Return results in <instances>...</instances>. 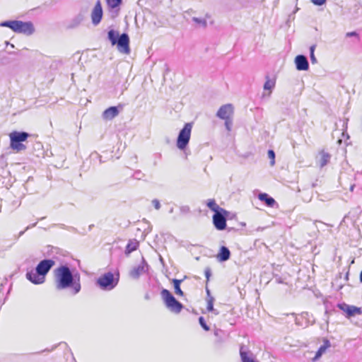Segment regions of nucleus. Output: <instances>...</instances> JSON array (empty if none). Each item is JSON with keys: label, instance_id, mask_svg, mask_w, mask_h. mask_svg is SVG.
<instances>
[{"label": "nucleus", "instance_id": "nucleus-5", "mask_svg": "<svg viewBox=\"0 0 362 362\" xmlns=\"http://www.w3.org/2000/svg\"><path fill=\"white\" fill-rule=\"evenodd\" d=\"M162 298L166 307L172 312L179 313L182 310L183 305L177 301L173 294L167 289L161 291Z\"/></svg>", "mask_w": 362, "mask_h": 362}, {"label": "nucleus", "instance_id": "nucleus-9", "mask_svg": "<svg viewBox=\"0 0 362 362\" xmlns=\"http://www.w3.org/2000/svg\"><path fill=\"white\" fill-rule=\"evenodd\" d=\"M228 212L219 211L215 213L213 216V223L216 229L219 230H224L226 227V218Z\"/></svg>", "mask_w": 362, "mask_h": 362}, {"label": "nucleus", "instance_id": "nucleus-15", "mask_svg": "<svg viewBox=\"0 0 362 362\" xmlns=\"http://www.w3.org/2000/svg\"><path fill=\"white\" fill-rule=\"evenodd\" d=\"M230 252L228 248L225 246H222L217 255V258L220 262H226L230 258Z\"/></svg>", "mask_w": 362, "mask_h": 362}, {"label": "nucleus", "instance_id": "nucleus-18", "mask_svg": "<svg viewBox=\"0 0 362 362\" xmlns=\"http://www.w3.org/2000/svg\"><path fill=\"white\" fill-rule=\"evenodd\" d=\"M341 308L349 316H353L356 314H361V309L355 306L344 305V306H341Z\"/></svg>", "mask_w": 362, "mask_h": 362}, {"label": "nucleus", "instance_id": "nucleus-36", "mask_svg": "<svg viewBox=\"0 0 362 362\" xmlns=\"http://www.w3.org/2000/svg\"><path fill=\"white\" fill-rule=\"evenodd\" d=\"M357 33L356 32H349L346 33L347 37H352L356 35Z\"/></svg>", "mask_w": 362, "mask_h": 362}, {"label": "nucleus", "instance_id": "nucleus-25", "mask_svg": "<svg viewBox=\"0 0 362 362\" xmlns=\"http://www.w3.org/2000/svg\"><path fill=\"white\" fill-rule=\"evenodd\" d=\"M82 21L83 16L79 15L72 20L69 27L71 28H76L81 23Z\"/></svg>", "mask_w": 362, "mask_h": 362}, {"label": "nucleus", "instance_id": "nucleus-10", "mask_svg": "<svg viewBox=\"0 0 362 362\" xmlns=\"http://www.w3.org/2000/svg\"><path fill=\"white\" fill-rule=\"evenodd\" d=\"M103 17V8L100 2L98 1L95 4L92 12L91 20L93 25H97L101 21Z\"/></svg>", "mask_w": 362, "mask_h": 362}, {"label": "nucleus", "instance_id": "nucleus-23", "mask_svg": "<svg viewBox=\"0 0 362 362\" xmlns=\"http://www.w3.org/2000/svg\"><path fill=\"white\" fill-rule=\"evenodd\" d=\"M275 86V82L273 80L269 79L267 78V81L264 84V90H269V95H270V93L272 92V90L274 88Z\"/></svg>", "mask_w": 362, "mask_h": 362}, {"label": "nucleus", "instance_id": "nucleus-27", "mask_svg": "<svg viewBox=\"0 0 362 362\" xmlns=\"http://www.w3.org/2000/svg\"><path fill=\"white\" fill-rule=\"evenodd\" d=\"M106 1L111 8L118 7L122 3V0H106Z\"/></svg>", "mask_w": 362, "mask_h": 362}, {"label": "nucleus", "instance_id": "nucleus-31", "mask_svg": "<svg viewBox=\"0 0 362 362\" xmlns=\"http://www.w3.org/2000/svg\"><path fill=\"white\" fill-rule=\"evenodd\" d=\"M199 322L200 324V325L202 326V327L206 330V331H209V327L206 325V323L205 322V320L204 319L203 317H199Z\"/></svg>", "mask_w": 362, "mask_h": 362}, {"label": "nucleus", "instance_id": "nucleus-3", "mask_svg": "<svg viewBox=\"0 0 362 362\" xmlns=\"http://www.w3.org/2000/svg\"><path fill=\"white\" fill-rule=\"evenodd\" d=\"M107 37L112 45H117L119 52L126 54H129V37L127 33H122L119 35L117 31L110 30L108 31Z\"/></svg>", "mask_w": 362, "mask_h": 362}, {"label": "nucleus", "instance_id": "nucleus-6", "mask_svg": "<svg viewBox=\"0 0 362 362\" xmlns=\"http://www.w3.org/2000/svg\"><path fill=\"white\" fill-rule=\"evenodd\" d=\"M29 136V134L25 132H13L9 134L11 140V148L17 151H21L25 149V146L21 142L25 141Z\"/></svg>", "mask_w": 362, "mask_h": 362}, {"label": "nucleus", "instance_id": "nucleus-11", "mask_svg": "<svg viewBox=\"0 0 362 362\" xmlns=\"http://www.w3.org/2000/svg\"><path fill=\"white\" fill-rule=\"evenodd\" d=\"M233 113V107L230 104L222 105L216 113V116L222 119H230Z\"/></svg>", "mask_w": 362, "mask_h": 362}, {"label": "nucleus", "instance_id": "nucleus-37", "mask_svg": "<svg viewBox=\"0 0 362 362\" xmlns=\"http://www.w3.org/2000/svg\"><path fill=\"white\" fill-rule=\"evenodd\" d=\"M206 293H207V295L209 297L210 296V291L208 288H206Z\"/></svg>", "mask_w": 362, "mask_h": 362}, {"label": "nucleus", "instance_id": "nucleus-28", "mask_svg": "<svg viewBox=\"0 0 362 362\" xmlns=\"http://www.w3.org/2000/svg\"><path fill=\"white\" fill-rule=\"evenodd\" d=\"M315 49V45H312L310 47V57L311 62L313 64L317 63V59L315 58V54H314Z\"/></svg>", "mask_w": 362, "mask_h": 362}, {"label": "nucleus", "instance_id": "nucleus-21", "mask_svg": "<svg viewBox=\"0 0 362 362\" xmlns=\"http://www.w3.org/2000/svg\"><path fill=\"white\" fill-rule=\"evenodd\" d=\"M138 246H139V242L136 240H129V242L128 243V244L126 247L125 253L127 255L130 254L133 251L136 250L137 249Z\"/></svg>", "mask_w": 362, "mask_h": 362}, {"label": "nucleus", "instance_id": "nucleus-13", "mask_svg": "<svg viewBox=\"0 0 362 362\" xmlns=\"http://www.w3.org/2000/svg\"><path fill=\"white\" fill-rule=\"evenodd\" d=\"M331 156L325 151H321L318 156L316 157L317 163L320 168L325 166L329 161Z\"/></svg>", "mask_w": 362, "mask_h": 362}, {"label": "nucleus", "instance_id": "nucleus-26", "mask_svg": "<svg viewBox=\"0 0 362 362\" xmlns=\"http://www.w3.org/2000/svg\"><path fill=\"white\" fill-rule=\"evenodd\" d=\"M192 20L194 23L199 25V26H202V27L206 26V21L204 18L193 17L192 18Z\"/></svg>", "mask_w": 362, "mask_h": 362}, {"label": "nucleus", "instance_id": "nucleus-1", "mask_svg": "<svg viewBox=\"0 0 362 362\" xmlns=\"http://www.w3.org/2000/svg\"><path fill=\"white\" fill-rule=\"evenodd\" d=\"M52 259H46L40 261L35 268L26 273V278L34 284H41L45 281V276L54 265Z\"/></svg>", "mask_w": 362, "mask_h": 362}, {"label": "nucleus", "instance_id": "nucleus-32", "mask_svg": "<svg viewBox=\"0 0 362 362\" xmlns=\"http://www.w3.org/2000/svg\"><path fill=\"white\" fill-rule=\"evenodd\" d=\"M225 120V126L226 129L230 132L231 130L232 127V120L230 119H224Z\"/></svg>", "mask_w": 362, "mask_h": 362}, {"label": "nucleus", "instance_id": "nucleus-33", "mask_svg": "<svg viewBox=\"0 0 362 362\" xmlns=\"http://www.w3.org/2000/svg\"><path fill=\"white\" fill-rule=\"evenodd\" d=\"M152 204L153 205V206L155 207L156 209L158 210L160 209V202L155 199H153L152 200Z\"/></svg>", "mask_w": 362, "mask_h": 362}, {"label": "nucleus", "instance_id": "nucleus-34", "mask_svg": "<svg viewBox=\"0 0 362 362\" xmlns=\"http://www.w3.org/2000/svg\"><path fill=\"white\" fill-rule=\"evenodd\" d=\"M310 1L313 4H315L316 6H322L326 2V0H310Z\"/></svg>", "mask_w": 362, "mask_h": 362}, {"label": "nucleus", "instance_id": "nucleus-14", "mask_svg": "<svg viewBox=\"0 0 362 362\" xmlns=\"http://www.w3.org/2000/svg\"><path fill=\"white\" fill-rule=\"evenodd\" d=\"M119 114V110L117 107L112 106L106 109L103 112V118L105 120H111Z\"/></svg>", "mask_w": 362, "mask_h": 362}, {"label": "nucleus", "instance_id": "nucleus-24", "mask_svg": "<svg viewBox=\"0 0 362 362\" xmlns=\"http://www.w3.org/2000/svg\"><path fill=\"white\" fill-rule=\"evenodd\" d=\"M214 300L212 296H209V298H207V310L214 312L215 315H218V313L214 309Z\"/></svg>", "mask_w": 362, "mask_h": 362}, {"label": "nucleus", "instance_id": "nucleus-22", "mask_svg": "<svg viewBox=\"0 0 362 362\" xmlns=\"http://www.w3.org/2000/svg\"><path fill=\"white\" fill-rule=\"evenodd\" d=\"M182 279H173V283L175 288V293L176 295L182 296L184 295L182 291L180 288V284L182 283Z\"/></svg>", "mask_w": 362, "mask_h": 362}, {"label": "nucleus", "instance_id": "nucleus-30", "mask_svg": "<svg viewBox=\"0 0 362 362\" xmlns=\"http://www.w3.org/2000/svg\"><path fill=\"white\" fill-rule=\"evenodd\" d=\"M71 287L73 288L74 295L78 293L81 290V284L79 283H76L74 281L73 285Z\"/></svg>", "mask_w": 362, "mask_h": 362}, {"label": "nucleus", "instance_id": "nucleus-19", "mask_svg": "<svg viewBox=\"0 0 362 362\" xmlns=\"http://www.w3.org/2000/svg\"><path fill=\"white\" fill-rule=\"evenodd\" d=\"M258 198L259 200L264 202L268 206H273L275 204V200L266 193H259Z\"/></svg>", "mask_w": 362, "mask_h": 362}, {"label": "nucleus", "instance_id": "nucleus-20", "mask_svg": "<svg viewBox=\"0 0 362 362\" xmlns=\"http://www.w3.org/2000/svg\"><path fill=\"white\" fill-rule=\"evenodd\" d=\"M207 206L215 213L222 211L226 212V210L221 208L215 202L214 199H209L206 203Z\"/></svg>", "mask_w": 362, "mask_h": 362}, {"label": "nucleus", "instance_id": "nucleus-2", "mask_svg": "<svg viewBox=\"0 0 362 362\" xmlns=\"http://www.w3.org/2000/svg\"><path fill=\"white\" fill-rule=\"evenodd\" d=\"M56 288L59 291L70 288L74 278L70 269L66 265H62L54 271Z\"/></svg>", "mask_w": 362, "mask_h": 362}, {"label": "nucleus", "instance_id": "nucleus-35", "mask_svg": "<svg viewBox=\"0 0 362 362\" xmlns=\"http://www.w3.org/2000/svg\"><path fill=\"white\" fill-rule=\"evenodd\" d=\"M204 273H205V276H206V280L208 281L209 280L210 276H211V270H210V269H209V268L206 269Z\"/></svg>", "mask_w": 362, "mask_h": 362}, {"label": "nucleus", "instance_id": "nucleus-16", "mask_svg": "<svg viewBox=\"0 0 362 362\" xmlns=\"http://www.w3.org/2000/svg\"><path fill=\"white\" fill-rule=\"evenodd\" d=\"M145 272L144 265L140 264L134 267L129 272L131 277L133 279H138L141 274Z\"/></svg>", "mask_w": 362, "mask_h": 362}, {"label": "nucleus", "instance_id": "nucleus-17", "mask_svg": "<svg viewBox=\"0 0 362 362\" xmlns=\"http://www.w3.org/2000/svg\"><path fill=\"white\" fill-rule=\"evenodd\" d=\"M329 346H330L329 341L328 340H325L324 342V344L322 345L319 348L317 351L316 352V354H315V357L313 358V361H315L318 360L322 356V355L326 351L327 348H329Z\"/></svg>", "mask_w": 362, "mask_h": 362}, {"label": "nucleus", "instance_id": "nucleus-29", "mask_svg": "<svg viewBox=\"0 0 362 362\" xmlns=\"http://www.w3.org/2000/svg\"><path fill=\"white\" fill-rule=\"evenodd\" d=\"M268 157L271 160V161H270L271 165H274L275 163V153L273 150H269Z\"/></svg>", "mask_w": 362, "mask_h": 362}, {"label": "nucleus", "instance_id": "nucleus-7", "mask_svg": "<svg viewBox=\"0 0 362 362\" xmlns=\"http://www.w3.org/2000/svg\"><path fill=\"white\" fill-rule=\"evenodd\" d=\"M192 129V123L188 122L185 124L180 131L177 139V147L180 150H185L190 140Z\"/></svg>", "mask_w": 362, "mask_h": 362}, {"label": "nucleus", "instance_id": "nucleus-12", "mask_svg": "<svg viewBox=\"0 0 362 362\" xmlns=\"http://www.w3.org/2000/svg\"><path fill=\"white\" fill-rule=\"evenodd\" d=\"M295 64L298 71H306L309 68V64L305 56L300 54L295 58Z\"/></svg>", "mask_w": 362, "mask_h": 362}, {"label": "nucleus", "instance_id": "nucleus-38", "mask_svg": "<svg viewBox=\"0 0 362 362\" xmlns=\"http://www.w3.org/2000/svg\"><path fill=\"white\" fill-rule=\"evenodd\" d=\"M353 189H354V186H351V190L352 191V190H353Z\"/></svg>", "mask_w": 362, "mask_h": 362}, {"label": "nucleus", "instance_id": "nucleus-4", "mask_svg": "<svg viewBox=\"0 0 362 362\" xmlns=\"http://www.w3.org/2000/svg\"><path fill=\"white\" fill-rule=\"evenodd\" d=\"M1 27L11 28L13 32L31 35L35 32L33 24L31 22L21 21H6L1 23Z\"/></svg>", "mask_w": 362, "mask_h": 362}, {"label": "nucleus", "instance_id": "nucleus-8", "mask_svg": "<svg viewBox=\"0 0 362 362\" xmlns=\"http://www.w3.org/2000/svg\"><path fill=\"white\" fill-rule=\"evenodd\" d=\"M118 279H115L112 272H107L100 276L96 281V284L99 287L105 291H110L113 289L117 284Z\"/></svg>", "mask_w": 362, "mask_h": 362}]
</instances>
